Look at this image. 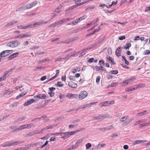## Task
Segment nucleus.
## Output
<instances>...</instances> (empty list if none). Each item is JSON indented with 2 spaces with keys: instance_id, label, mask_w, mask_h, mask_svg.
Wrapping results in <instances>:
<instances>
[{
  "instance_id": "obj_26",
  "label": "nucleus",
  "mask_w": 150,
  "mask_h": 150,
  "mask_svg": "<svg viewBox=\"0 0 150 150\" xmlns=\"http://www.w3.org/2000/svg\"><path fill=\"white\" fill-rule=\"evenodd\" d=\"M131 44L130 42L127 43L125 46L124 47V48L126 49H129V47L131 46Z\"/></svg>"
},
{
  "instance_id": "obj_59",
  "label": "nucleus",
  "mask_w": 150,
  "mask_h": 150,
  "mask_svg": "<svg viewBox=\"0 0 150 150\" xmlns=\"http://www.w3.org/2000/svg\"><path fill=\"white\" fill-rule=\"evenodd\" d=\"M57 125V124H55V125H51L50 126H48V129H52L54 127L56 126Z\"/></svg>"
},
{
  "instance_id": "obj_30",
  "label": "nucleus",
  "mask_w": 150,
  "mask_h": 150,
  "mask_svg": "<svg viewBox=\"0 0 150 150\" xmlns=\"http://www.w3.org/2000/svg\"><path fill=\"white\" fill-rule=\"evenodd\" d=\"M86 49H84L83 50L82 52L79 55V57H82L84 55H85L86 54L85 53H84L86 52V51H87Z\"/></svg>"
},
{
  "instance_id": "obj_22",
  "label": "nucleus",
  "mask_w": 150,
  "mask_h": 150,
  "mask_svg": "<svg viewBox=\"0 0 150 150\" xmlns=\"http://www.w3.org/2000/svg\"><path fill=\"white\" fill-rule=\"evenodd\" d=\"M145 121L144 119H142L137 121L135 122V123L134 124V126L137 125L138 124L142 122H143Z\"/></svg>"
},
{
  "instance_id": "obj_43",
  "label": "nucleus",
  "mask_w": 150,
  "mask_h": 150,
  "mask_svg": "<svg viewBox=\"0 0 150 150\" xmlns=\"http://www.w3.org/2000/svg\"><path fill=\"white\" fill-rule=\"evenodd\" d=\"M91 145L90 143H88L86 145V149H88L91 147Z\"/></svg>"
},
{
  "instance_id": "obj_16",
  "label": "nucleus",
  "mask_w": 150,
  "mask_h": 150,
  "mask_svg": "<svg viewBox=\"0 0 150 150\" xmlns=\"http://www.w3.org/2000/svg\"><path fill=\"white\" fill-rule=\"evenodd\" d=\"M146 140H137L135 141L133 143V145H135L136 144H140L142 142H146Z\"/></svg>"
},
{
  "instance_id": "obj_60",
  "label": "nucleus",
  "mask_w": 150,
  "mask_h": 150,
  "mask_svg": "<svg viewBox=\"0 0 150 150\" xmlns=\"http://www.w3.org/2000/svg\"><path fill=\"white\" fill-rule=\"evenodd\" d=\"M118 83L117 82L115 83H112L111 84L110 86H111L112 87L116 86L117 85H118Z\"/></svg>"
},
{
  "instance_id": "obj_18",
  "label": "nucleus",
  "mask_w": 150,
  "mask_h": 150,
  "mask_svg": "<svg viewBox=\"0 0 150 150\" xmlns=\"http://www.w3.org/2000/svg\"><path fill=\"white\" fill-rule=\"evenodd\" d=\"M43 24V20H42L41 21H40L39 22H35V23H34V24H32V27L33 26H35L36 25H41Z\"/></svg>"
},
{
  "instance_id": "obj_31",
  "label": "nucleus",
  "mask_w": 150,
  "mask_h": 150,
  "mask_svg": "<svg viewBox=\"0 0 150 150\" xmlns=\"http://www.w3.org/2000/svg\"><path fill=\"white\" fill-rule=\"evenodd\" d=\"M105 145V144H98V146H97L96 147L97 148V149H99L101 147H104Z\"/></svg>"
},
{
  "instance_id": "obj_24",
  "label": "nucleus",
  "mask_w": 150,
  "mask_h": 150,
  "mask_svg": "<svg viewBox=\"0 0 150 150\" xmlns=\"http://www.w3.org/2000/svg\"><path fill=\"white\" fill-rule=\"evenodd\" d=\"M27 128L26 127V125H21L20 126H19L18 128H17L18 130H21L25 129H27Z\"/></svg>"
},
{
  "instance_id": "obj_64",
  "label": "nucleus",
  "mask_w": 150,
  "mask_h": 150,
  "mask_svg": "<svg viewBox=\"0 0 150 150\" xmlns=\"http://www.w3.org/2000/svg\"><path fill=\"white\" fill-rule=\"evenodd\" d=\"M48 94L50 95V97H52L54 96V92H50L48 93Z\"/></svg>"
},
{
  "instance_id": "obj_15",
  "label": "nucleus",
  "mask_w": 150,
  "mask_h": 150,
  "mask_svg": "<svg viewBox=\"0 0 150 150\" xmlns=\"http://www.w3.org/2000/svg\"><path fill=\"white\" fill-rule=\"evenodd\" d=\"M17 21H13L9 23H8L6 24L5 26V27H8V26H11L12 25H13L14 23H17Z\"/></svg>"
},
{
  "instance_id": "obj_39",
  "label": "nucleus",
  "mask_w": 150,
  "mask_h": 150,
  "mask_svg": "<svg viewBox=\"0 0 150 150\" xmlns=\"http://www.w3.org/2000/svg\"><path fill=\"white\" fill-rule=\"evenodd\" d=\"M121 85L122 86H124L125 84H128V82L127 79L125 81H123V82H121L120 83Z\"/></svg>"
},
{
  "instance_id": "obj_57",
  "label": "nucleus",
  "mask_w": 150,
  "mask_h": 150,
  "mask_svg": "<svg viewBox=\"0 0 150 150\" xmlns=\"http://www.w3.org/2000/svg\"><path fill=\"white\" fill-rule=\"evenodd\" d=\"M105 38L104 37L100 38V39L98 40V43H100L101 42H102L104 40Z\"/></svg>"
},
{
  "instance_id": "obj_44",
  "label": "nucleus",
  "mask_w": 150,
  "mask_h": 150,
  "mask_svg": "<svg viewBox=\"0 0 150 150\" xmlns=\"http://www.w3.org/2000/svg\"><path fill=\"white\" fill-rule=\"evenodd\" d=\"M105 130L106 131V130H108L112 129L113 128V127L112 125H110V126H108L105 127Z\"/></svg>"
},
{
  "instance_id": "obj_32",
  "label": "nucleus",
  "mask_w": 150,
  "mask_h": 150,
  "mask_svg": "<svg viewBox=\"0 0 150 150\" xmlns=\"http://www.w3.org/2000/svg\"><path fill=\"white\" fill-rule=\"evenodd\" d=\"M49 60V59L48 58H46L45 59H41L38 62L39 63L41 64L43 63V62H45Z\"/></svg>"
},
{
  "instance_id": "obj_36",
  "label": "nucleus",
  "mask_w": 150,
  "mask_h": 150,
  "mask_svg": "<svg viewBox=\"0 0 150 150\" xmlns=\"http://www.w3.org/2000/svg\"><path fill=\"white\" fill-rule=\"evenodd\" d=\"M97 43H95L94 44L92 45L91 47H89L87 48H86V50H89L92 49V48H93V47H96V45H97Z\"/></svg>"
},
{
  "instance_id": "obj_12",
  "label": "nucleus",
  "mask_w": 150,
  "mask_h": 150,
  "mask_svg": "<svg viewBox=\"0 0 150 150\" xmlns=\"http://www.w3.org/2000/svg\"><path fill=\"white\" fill-rule=\"evenodd\" d=\"M68 85L69 86L73 88H76L77 86L76 83L72 81H70Z\"/></svg>"
},
{
  "instance_id": "obj_23",
  "label": "nucleus",
  "mask_w": 150,
  "mask_h": 150,
  "mask_svg": "<svg viewBox=\"0 0 150 150\" xmlns=\"http://www.w3.org/2000/svg\"><path fill=\"white\" fill-rule=\"evenodd\" d=\"M27 93V92L24 93V92H22L21 94H19L18 96L16 97V99H18L20 98H21L25 95Z\"/></svg>"
},
{
  "instance_id": "obj_41",
  "label": "nucleus",
  "mask_w": 150,
  "mask_h": 150,
  "mask_svg": "<svg viewBox=\"0 0 150 150\" xmlns=\"http://www.w3.org/2000/svg\"><path fill=\"white\" fill-rule=\"evenodd\" d=\"M80 131V130H77V131H72L71 132H69V135L71 136V135L73 134H74L76 133V132H79Z\"/></svg>"
},
{
  "instance_id": "obj_11",
  "label": "nucleus",
  "mask_w": 150,
  "mask_h": 150,
  "mask_svg": "<svg viewBox=\"0 0 150 150\" xmlns=\"http://www.w3.org/2000/svg\"><path fill=\"white\" fill-rule=\"evenodd\" d=\"M111 101H106V102L103 103H100V105L101 106H108L109 104H112L113 103H111Z\"/></svg>"
},
{
  "instance_id": "obj_3",
  "label": "nucleus",
  "mask_w": 150,
  "mask_h": 150,
  "mask_svg": "<svg viewBox=\"0 0 150 150\" xmlns=\"http://www.w3.org/2000/svg\"><path fill=\"white\" fill-rule=\"evenodd\" d=\"M31 36V33L30 32H28L25 33L23 34H22L17 35L14 37L15 39L16 38H27Z\"/></svg>"
},
{
  "instance_id": "obj_49",
  "label": "nucleus",
  "mask_w": 150,
  "mask_h": 150,
  "mask_svg": "<svg viewBox=\"0 0 150 150\" xmlns=\"http://www.w3.org/2000/svg\"><path fill=\"white\" fill-rule=\"evenodd\" d=\"M48 135H48V134L45 135L44 137H42L41 138V139H43V140H46V139H48L49 137Z\"/></svg>"
},
{
  "instance_id": "obj_19",
  "label": "nucleus",
  "mask_w": 150,
  "mask_h": 150,
  "mask_svg": "<svg viewBox=\"0 0 150 150\" xmlns=\"http://www.w3.org/2000/svg\"><path fill=\"white\" fill-rule=\"evenodd\" d=\"M129 117L128 116H124L120 119V121L121 122H125L127 121V120Z\"/></svg>"
},
{
  "instance_id": "obj_61",
  "label": "nucleus",
  "mask_w": 150,
  "mask_h": 150,
  "mask_svg": "<svg viewBox=\"0 0 150 150\" xmlns=\"http://www.w3.org/2000/svg\"><path fill=\"white\" fill-rule=\"evenodd\" d=\"M103 66H102V65L100 66V72H101L103 71H106V70L104 69V67Z\"/></svg>"
},
{
  "instance_id": "obj_53",
  "label": "nucleus",
  "mask_w": 150,
  "mask_h": 150,
  "mask_svg": "<svg viewBox=\"0 0 150 150\" xmlns=\"http://www.w3.org/2000/svg\"><path fill=\"white\" fill-rule=\"evenodd\" d=\"M18 54L19 53L18 52H16L12 54L11 55L14 58L16 57Z\"/></svg>"
},
{
  "instance_id": "obj_45",
  "label": "nucleus",
  "mask_w": 150,
  "mask_h": 150,
  "mask_svg": "<svg viewBox=\"0 0 150 150\" xmlns=\"http://www.w3.org/2000/svg\"><path fill=\"white\" fill-rule=\"evenodd\" d=\"M69 132H64V135L65 137H66L67 138H68L70 137V136L69 135Z\"/></svg>"
},
{
  "instance_id": "obj_20",
  "label": "nucleus",
  "mask_w": 150,
  "mask_h": 150,
  "mask_svg": "<svg viewBox=\"0 0 150 150\" xmlns=\"http://www.w3.org/2000/svg\"><path fill=\"white\" fill-rule=\"evenodd\" d=\"M106 58L109 61H110L112 64H115L116 63L115 62H114L113 59L110 56L107 57H106Z\"/></svg>"
},
{
  "instance_id": "obj_17",
  "label": "nucleus",
  "mask_w": 150,
  "mask_h": 150,
  "mask_svg": "<svg viewBox=\"0 0 150 150\" xmlns=\"http://www.w3.org/2000/svg\"><path fill=\"white\" fill-rule=\"evenodd\" d=\"M146 112L147 111L146 110H144L142 112L137 113V114H136V115L137 117L142 116L144 115H145L146 114H148V113H146Z\"/></svg>"
},
{
  "instance_id": "obj_28",
  "label": "nucleus",
  "mask_w": 150,
  "mask_h": 150,
  "mask_svg": "<svg viewBox=\"0 0 150 150\" xmlns=\"http://www.w3.org/2000/svg\"><path fill=\"white\" fill-rule=\"evenodd\" d=\"M78 7V5H77V4L76 5H74V6H72L69 7L68 9L67 10V11H69L70 10L73 9H74L76 7Z\"/></svg>"
},
{
  "instance_id": "obj_63",
  "label": "nucleus",
  "mask_w": 150,
  "mask_h": 150,
  "mask_svg": "<svg viewBox=\"0 0 150 150\" xmlns=\"http://www.w3.org/2000/svg\"><path fill=\"white\" fill-rule=\"evenodd\" d=\"M108 53L109 54H111L112 53V50L110 48H108Z\"/></svg>"
},
{
  "instance_id": "obj_56",
  "label": "nucleus",
  "mask_w": 150,
  "mask_h": 150,
  "mask_svg": "<svg viewBox=\"0 0 150 150\" xmlns=\"http://www.w3.org/2000/svg\"><path fill=\"white\" fill-rule=\"evenodd\" d=\"M61 82L59 81L57 83V86H58L59 87H62L63 86V84H61Z\"/></svg>"
},
{
  "instance_id": "obj_55",
  "label": "nucleus",
  "mask_w": 150,
  "mask_h": 150,
  "mask_svg": "<svg viewBox=\"0 0 150 150\" xmlns=\"http://www.w3.org/2000/svg\"><path fill=\"white\" fill-rule=\"evenodd\" d=\"M35 134L33 131H32L31 132H30L28 134H27V136H32L35 135Z\"/></svg>"
},
{
  "instance_id": "obj_4",
  "label": "nucleus",
  "mask_w": 150,
  "mask_h": 150,
  "mask_svg": "<svg viewBox=\"0 0 150 150\" xmlns=\"http://www.w3.org/2000/svg\"><path fill=\"white\" fill-rule=\"evenodd\" d=\"M37 4V1H34L32 3L26 4L25 6V9H30L35 6Z\"/></svg>"
},
{
  "instance_id": "obj_38",
  "label": "nucleus",
  "mask_w": 150,
  "mask_h": 150,
  "mask_svg": "<svg viewBox=\"0 0 150 150\" xmlns=\"http://www.w3.org/2000/svg\"><path fill=\"white\" fill-rule=\"evenodd\" d=\"M150 54V51L149 50H146L144 51L143 54L144 55H148Z\"/></svg>"
},
{
  "instance_id": "obj_29",
  "label": "nucleus",
  "mask_w": 150,
  "mask_h": 150,
  "mask_svg": "<svg viewBox=\"0 0 150 150\" xmlns=\"http://www.w3.org/2000/svg\"><path fill=\"white\" fill-rule=\"evenodd\" d=\"M79 110V108H74L72 109L69 110H68L67 111V112H74L75 111H77Z\"/></svg>"
},
{
  "instance_id": "obj_2",
  "label": "nucleus",
  "mask_w": 150,
  "mask_h": 150,
  "mask_svg": "<svg viewBox=\"0 0 150 150\" xmlns=\"http://www.w3.org/2000/svg\"><path fill=\"white\" fill-rule=\"evenodd\" d=\"M110 115L108 114H102L99 115L94 116L93 117V120H104L105 118H109L110 117Z\"/></svg>"
},
{
  "instance_id": "obj_50",
  "label": "nucleus",
  "mask_w": 150,
  "mask_h": 150,
  "mask_svg": "<svg viewBox=\"0 0 150 150\" xmlns=\"http://www.w3.org/2000/svg\"><path fill=\"white\" fill-rule=\"evenodd\" d=\"M8 74V73H7V72L6 71L4 75L2 76L3 78L4 79V80L6 79V77L8 76H7Z\"/></svg>"
},
{
  "instance_id": "obj_46",
  "label": "nucleus",
  "mask_w": 150,
  "mask_h": 150,
  "mask_svg": "<svg viewBox=\"0 0 150 150\" xmlns=\"http://www.w3.org/2000/svg\"><path fill=\"white\" fill-rule=\"evenodd\" d=\"M64 134V132H56L54 133V135H55L58 136V135H60L62 136Z\"/></svg>"
},
{
  "instance_id": "obj_6",
  "label": "nucleus",
  "mask_w": 150,
  "mask_h": 150,
  "mask_svg": "<svg viewBox=\"0 0 150 150\" xmlns=\"http://www.w3.org/2000/svg\"><path fill=\"white\" fill-rule=\"evenodd\" d=\"M13 52V50H6L2 51L1 52L4 57L9 55Z\"/></svg>"
},
{
  "instance_id": "obj_13",
  "label": "nucleus",
  "mask_w": 150,
  "mask_h": 150,
  "mask_svg": "<svg viewBox=\"0 0 150 150\" xmlns=\"http://www.w3.org/2000/svg\"><path fill=\"white\" fill-rule=\"evenodd\" d=\"M35 102V100L33 99H30L28 100L27 102H25L24 104V105L25 106H28L31 104L32 103Z\"/></svg>"
},
{
  "instance_id": "obj_5",
  "label": "nucleus",
  "mask_w": 150,
  "mask_h": 150,
  "mask_svg": "<svg viewBox=\"0 0 150 150\" xmlns=\"http://www.w3.org/2000/svg\"><path fill=\"white\" fill-rule=\"evenodd\" d=\"M87 93L85 91H83L80 92L79 95V98L81 100H82L86 97Z\"/></svg>"
},
{
  "instance_id": "obj_37",
  "label": "nucleus",
  "mask_w": 150,
  "mask_h": 150,
  "mask_svg": "<svg viewBox=\"0 0 150 150\" xmlns=\"http://www.w3.org/2000/svg\"><path fill=\"white\" fill-rule=\"evenodd\" d=\"M34 99L35 100V101L36 102L38 101L40 99L38 95L35 96L34 97Z\"/></svg>"
},
{
  "instance_id": "obj_14",
  "label": "nucleus",
  "mask_w": 150,
  "mask_h": 150,
  "mask_svg": "<svg viewBox=\"0 0 150 150\" xmlns=\"http://www.w3.org/2000/svg\"><path fill=\"white\" fill-rule=\"evenodd\" d=\"M133 120L134 119L133 118H131L128 120H127L126 121L123 123L122 126H125L127 125L130 123L131 121Z\"/></svg>"
},
{
  "instance_id": "obj_42",
  "label": "nucleus",
  "mask_w": 150,
  "mask_h": 150,
  "mask_svg": "<svg viewBox=\"0 0 150 150\" xmlns=\"http://www.w3.org/2000/svg\"><path fill=\"white\" fill-rule=\"evenodd\" d=\"M99 63L100 66H104L105 65L104 61L103 60H101L99 61Z\"/></svg>"
},
{
  "instance_id": "obj_58",
  "label": "nucleus",
  "mask_w": 150,
  "mask_h": 150,
  "mask_svg": "<svg viewBox=\"0 0 150 150\" xmlns=\"http://www.w3.org/2000/svg\"><path fill=\"white\" fill-rule=\"evenodd\" d=\"M99 20V19L98 18H97L96 19L94 20V21L92 22L93 24H95L97 23L98 21Z\"/></svg>"
},
{
  "instance_id": "obj_52",
  "label": "nucleus",
  "mask_w": 150,
  "mask_h": 150,
  "mask_svg": "<svg viewBox=\"0 0 150 150\" xmlns=\"http://www.w3.org/2000/svg\"><path fill=\"white\" fill-rule=\"evenodd\" d=\"M63 23L62 20L60 21L57 22H55V24H56V25H61L63 24Z\"/></svg>"
},
{
  "instance_id": "obj_21",
  "label": "nucleus",
  "mask_w": 150,
  "mask_h": 150,
  "mask_svg": "<svg viewBox=\"0 0 150 150\" xmlns=\"http://www.w3.org/2000/svg\"><path fill=\"white\" fill-rule=\"evenodd\" d=\"M38 95L40 99H46L47 98V96L45 94H39Z\"/></svg>"
},
{
  "instance_id": "obj_47",
  "label": "nucleus",
  "mask_w": 150,
  "mask_h": 150,
  "mask_svg": "<svg viewBox=\"0 0 150 150\" xmlns=\"http://www.w3.org/2000/svg\"><path fill=\"white\" fill-rule=\"evenodd\" d=\"M110 72L112 74H117L118 73V71L117 70H113L112 71H111Z\"/></svg>"
},
{
  "instance_id": "obj_25",
  "label": "nucleus",
  "mask_w": 150,
  "mask_h": 150,
  "mask_svg": "<svg viewBox=\"0 0 150 150\" xmlns=\"http://www.w3.org/2000/svg\"><path fill=\"white\" fill-rule=\"evenodd\" d=\"M26 118V117L25 116H24L23 117H20L18 119H17L15 121V122H18L21 121H22L23 120L25 119Z\"/></svg>"
},
{
  "instance_id": "obj_33",
  "label": "nucleus",
  "mask_w": 150,
  "mask_h": 150,
  "mask_svg": "<svg viewBox=\"0 0 150 150\" xmlns=\"http://www.w3.org/2000/svg\"><path fill=\"white\" fill-rule=\"evenodd\" d=\"M135 79L134 78H130L127 79L128 84L133 82Z\"/></svg>"
},
{
  "instance_id": "obj_62",
  "label": "nucleus",
  "mask_w": 150,
  "mask_h": 150,
  "mask_svg": "<svg viewBox=\"0 0 150 150\" xmlns=\"http://www.w3.org/2000/svg\"><path fill=\"white\" fill-rule=\"evenodd\" d=\"M145 11V12H149L150 13V6H149L146 8Z\"/></svg>"
},
{
  "instance_id": "obj_9",
  "label": "nucleus",
  "mask_w": 150,
  "mask_h": 150,
  "mask_svg": "<svg viewBox=\"0 0 150 150\" xmlns=\"http://www.w3.org/2000/svg\"><path fill=\"white\" fill-rule=\"evenodd\" d=\"M121 47L119 46L116 50L115 54L116 56L117 57H119L120 56L121 53Z\"/></svg>"
},
{
  "instance_id": "obj_27",
  "label": "nucleus",
  "mask_w": 150,
  "mask_h": 150,
  "mask_svg": "<svg viewBox=\"0 0 150 150\" xmlns=\"http://www.w3.org/2000/svg\"><path fill=\"white\" fill-rule=\"evenodd\" d=\"M19 104V103L18 102H15L10 105V107H16Z\"/></svg>"
},
{
  "instance_id": "obj_51",
  "label": "nucleus",
  "mask_w": 150,
  "mask_h": 150,
  "mask_svg": "<svg viewBox=\"0 0 150 150\" xmlns=\"http://www.w3.org/2000/svg\"><path fill=\"white\" fill-rule=\"evenodd\" d=\"M8 74V73H7V72L6 71L4 75L2 76L3 78L4 79V80L6 79V77L8 76H7Z\"/></svg>"
},
{
  "instance_id": "obj_1",
  "label": "nucleus",
  "mask_w": 150,
  "mask_h": 150,
  "mask_svg": "<svg viewBox=\"0 0 150 150\" xmlns=\"http://www.w3.org/2000/svg\"><path fill=\"white\" fill-rule=\"evenodd\" d=\"M20 44V41L18 40H14L7 43L6 44V46L12 48H15L18 46Z\"/></svg>"
},
{
  "instance_id": "obj_35",
  "label": "nucleus",
  "mask_w": 150,
  "mask_h": 150,
  "mask_svg": "<svg viewBox=\"0 0 150 150\" xmlns=\"http://www.w3.org/2000/svg\"><path fill=\"white\" fill-rule=\"evenodd\" d=\"M58 74H57V73H56L55 75V76H53V77H52V78H50L49 80H47V81L46 82V83H47V82H49V81L54 79L58 75Z\"/></svg>"
},
{
  "instance_id": "obj_10",
  "label": "nucleus",
  "mask_w": 150,
  "mask_h": 150,
  "mask_svg": "<svg viewBox=\"0 0 150 150\" xmlns=\"http://www.w3.org/2000/svg\"><path fill=\"white\" fill-rule=\"evenodd\" d=\"M17 27L21 29H25L28 28H32V24H30L26 26L21 25L20 26H18Z\"/></svg>"
},
{
  "instance_id": "obj_40",
  "label": "nucleus",
  "mask_w": 150,
  "mask_h": 150,
  "mask_svg": "<svg viewBox=\"0 0 150 150\" xmlns=\"http://www.w3.org/2000/svg\"><path fill=\"white\" fill-rule=\"evenodd\" d=\"M11 129H13V130H12L11 131L12 132H14L15 131H18L19 130H18L17 129V128L15 126H11Z\"/></svg>"
},
{
  "instance_id": "obj_8",
  "label": "nucleus",
  "mask_w": 150,
  "mask_h": 150,
  "mask_svg": "<svg viewBox=\"0 0 150 150\" xmlns=\"http://www.w3.org/2000/svg\"><path fill=\"white\" fill-rule=\"evenodd\" d=\"M66 97L69 99H72L76 98L78 95L76 94H73L71 93H68L66 95Z\"/></svg>"
},
{
  "instance_id": "obj_34",
  "label": "nucleus",
  "mask_w": 150,
  "mask_h": 150,
  "mask_svg": "<svg viewBox=\"0 0 150 150\" xmlns=\"http://www.w3.org/2000/svg\"><path fill=\"white\" fill-rule=\"evenodd\" d=\"M25 6L23 7H21L17 9L16 10V11L17 12H18V11H22L24 10H25Z\"/></svg>"
},
{
  "instance_id": "obj_7",
  "label": "nucleus",
  "mask_w": 150,
  "mask_h": 150,
  "mask_svg": "<svg viewBox=\"0 0 150 150\" xmlns=\"http://www.w3.org/2000/svg\"><path fill=\"white\" fill-rule=\"evenodd\" d=\"M78 38L77 37H73L72 38H71L69 40H65V41H63L61 42H62L64 43L65 44H69L71 42H73L76 40H77Z\"/></svg>"
},
{
  "instance_id": "obj_54",
  "label": "nucleus",
  "mask_w": 150,
  "mask_h": 150,
  "mask_svg": "<svg viewBox=\"0 0 150 150\" xmlns=\"http://www.w3.org/2000/svg\"><path fill=\"white\" fill-rule=\"evenodd\" d=\"M82 141V140L81 139L79 140L75 144L76 145V146H78V145L81 143Z\"/></svg>"
},
{
  "instance_id": "obj_48",
  "label": "nucleus",
  "mask_w": 150,
  "mask_h": 150,
  "mask_svg": "<svg viewBox=\"0 0 150 150\" xmlns=\"http://www.w3.org/2000/svg\"><path fill=\"white\" fill-rule=\"evenodd\" d=\"M89 0H87V1H83V2L81 3L80 4H76L77 5H78V6H80V5H82L83 4L87 2H88L89 1Z\"/></svg>"
}]
</instances>
